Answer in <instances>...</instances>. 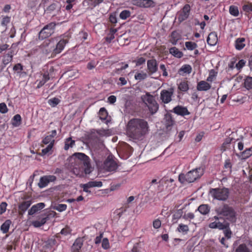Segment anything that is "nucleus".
<instances>
[{"label":"nucleus","instance_id":"nucleus-2","mask_svg":"<svg viewBox=\"0 0 252 252\" xmlns=\"http://www.w3.org/2000/svg\"><path fill=\"white\" fill-rule=\"evenodd\" d=\"M215 211L218 215L214 217L216 220L225 219L232 222L236 220V213L234 210L227 204L222 203L216 207Z\"/></svg>","mask_w":252,"mask_h":252},{"label":"nucleus","instance_id":"nucleus-25","mask_svg":"<svg viewBox=\"0 0 252 252\" xmlns=\"http://www.w3.org/2000/svg\"><path fill=\"white\" fill-rule=\"evenodd\" d=\"M164 123L167 127L172 126L174 124V121L173 120L172 116L169 114H167L164 117Z\"/></svg>","mask_w":252,"mask_h":252},{"label":"nucleus","instance_id":"nucleus-6","mask_svg":"<svg viewBox=\"0 0 252 252\" xmlns=\"http://www.w3.org/2000/svg\"><path fill=\"white\" fill-rule=\"evenodd\" d=\"M55 26L54 22L46 25L39 32V38L42 40L50 36L54 32Z\"/></svg>","mask_w":252,"mask_h":252},{"label":"nucleus","instance_id":"nucleus-41","mask_svg":"<svg viewBox=\"0 0 252 252\" xmlns=\"http://www.w3.org/2000/svg\"><path fill=\"white\" fill-rule=\"evenodd\" d=\"M192 68L190 65L189 64H186L184 66H183L180 69L179 71L180 72H183L185 73H190L191 71Z\"/></svg>","mask_w":252,"mask_h":252},{"label":"nucleus","instance_id":"nucleus-59","mask_svg":"<svg viewBox=\"0 0 252 252\" xmlns=\"http://www.w3.org/2000/svg\"><path fill=\"white\" fill-rule=\"evenodd\" d=\"M128 65L127 63H126L124 64V65H122L121 66L118 67L116 69L115 71V73H119L120 71H122L123 69H125L128 67Z\"/></svg>","mask_w":252,"mask_h":252},{"label":"nucleus","instance_id":"nucleus-35","mask_svg":"<svg viewBox=\"0 0 252 252\" xmlns=\"http://www.w3.org/2000/svg\"><path fill=\"white\" fill-rule=\"evenodd\" d=\"M89 187L94 188V187H101L102 186V183L101 181H90L87 183Z\"/></svg>","mask_w":252,"mask_h":252},{"label":"nucleus","instance_id":"nucleus-54","mask_svg":"<svg viewBox=\"0 0 252 252\" xmlns=\"http://www.w3.org/2000/svg\"><path fill=\"white\" fill-rule=\"evenodd\" d=\"M53 146V145L52 143H50L48 146L45 148L42 149V155H44L47 154L52 148Z\"/></svg>","mask_w":252,"mask_h":252},{"label":"nucleus","instance_id":"nucleus-58","mask_svg":"<svg viewBox=\"0 0 252 252\" xmlns=\"http://www.w3.org/2000/svg\"><path fill=\"white\" fill-rule=\"evenodd\" d=\"M243 9L246 12L252 11V5L251 4H245L243 6Z\"/></svg>","mask_w":252,"mask_h":252},{"label":"nucleus","instance_id":"nucleus-40","mask_svg":"<svg viewBox=\"0 0 252 252\" xmlns=\"http://www.w3.org/2000/svg\"><path fill=\"white\" fill-rule=\"evenodd\" d=\"M99 118L101 120H104L107 117V112L104 108H100L99 111Z\"/></svg>","mask_w":252,"mask_h":252},{"label":"nucleus","instance_id":"nucleus-26","mask_svg":"<svg viewBox=\"0 0 252 252\" xmlns=\"http://www.w3.org/2000/svg\"><path fill=\"white\" fill-rule=\"evenodd\" d=\"M74 156L76 157L78 159H80L83 161L84 164L85 161L89 160V158L85 154L82 153H76L74 154Z\"/></svg>","mask_w":252,"mask_h":252},{"label":"nucleus","instance_id":"nucleus-37","mask_svg":"<svg viewBox=\"0 0 252 252\" xmlns=\"http://www.w3.org/2000/svg\"><path fill=\"white\" fill-rule=\"evenodd\" d=\"M10 223V221L9 220H7L2 224L1 226V230L3 233H6L8 232L9 228Z\"/></svg>","mask_w":252,"mask_h":252},{"label":"nucleus","instance_id":"nucleus-20","mask_svg":"<svg viewBox=\"0 0 252 252\" xmlns=\"http://www.w3.org/2000/svg\"><path fill=\"white\" fill-rule=\"evenodd\" d=\"M83 245V240L81 238L77 239L74 242L72 246V250L73 252H78Z\"/></svg>","mask_w":252,"mask_h":252},{"label":"nucleus","instance_id":"nucleus-14","mask_svg":"<svg viewBox=\"0 0 252 252\" xmlns=\"http://www.w3.org/2000/svg\"><path fill=\"white\" fill-rule=\"evenodd\" d=\"M211 88V85L205 81L198 83L197 90L199 91H207Z\"/></svg>","mask_w":252,"mask_h":252},{"label":"nucleus","instance_id":"nucleus-38","mask_svg":"<svg viewBox=\"0 0 252 252\" xmlns=\"http://www.w3.org/2000/svg\"><path fill=\"white\" fill-rule=\"evenodd\" d=\"M180 39V36L175 32H173L171 34V42L173 44H176L177 41Z\"/></svg>","mask_w":252,"mask_h":252},{"label":"nucleus","instance_id":"nucleus-53","mask_svg":"<svg viewBox=\"0 0 252 252\" xmlns=\"http://www.w3.org/2000/svg\"><path fill=\"white\" fill-rule=\"evenodd\" d=\"M8 109L4 103H0V112L1 113H5L7 112Z\"/></svg>","mask_w":252,"mask_h":252},{"label":"nucleus","instance_id":"nucleus-9","mask_svg":"<svg viewBox=\"0 0 252 252\" xmlns=\"http://www.w3.org/2000/svg\"><path fill=\"white\" fill-rule=\"evenodd\" d=\"M190 6L189 4H186L184 5L179 13L178 20L181 23L187 19L190 14Z\"/></svg>","mask_w":252,"mask_h":252},{"label":"nucleus","instance_id":"nucleus-45","mask_svg":"<svg viewBox=\"0 0 252 252\" xmlns=\"http://www.w3.org/2000/svg\"><path fill=\"white\" fill-rule=\"evenodd\" d=\"M54 141L55 140L52 138V136L49 135L46 136L42 140V142L46 145L50 143H52L54 145Z\"/></svg>","mask_w":252,"mask_h":252},{"label":"nucleus","instance_id":"nucleus-8","mask_svg":"<svg viewBox=\"0 0 252 252\" xmlns=\"http://www.w3.org/2000/svg\"><path fill=\"white\" fill-rule=\"evenodd\" d=\"M174 89L170 88L169 90H163L160 93V98L164 103H168L172 100Z\"/></svg>","mask_w":252,"mask_h":252},{"label":"nucleus","instance_id":"nucleus-44","mask_svg":"<svg viewBox=\"0 0 252 252\" xmlns=\"http://www.w3.org/2000/svg\"><path fill=\"white\" fill-rule=\"evenodd\" d=\"M229 12L232 15L234 16H237L239 15L238 9L235 6H231L230 7Z\"/></svg>","mask_w":252,"mask_h":252},{"label":"nucleus","instance_id":"nucleus-5","mask_svg":"<svg viewBox=\"0 0 252 252\" xmlns=\"http://www.w3.org/2000/svg\"><path fill=\"white\" fill-rule=\"evenodd\" d=\"M143 102L147 106L150 112L153 114L155 113L158 109V105L154 96L149 93H146L141 96Z\"/></svg>","mask_w":252,"mask_h":252},{"label":"nucleus","instance_id":"nucleus-46","mask_svg":"<svg viewBox=\"0 0 252 252\" xmlns=\"http://www.w3.org/2000/svg\"><path fill=\"white\" fill-rule=\"evenodd\" d=\"M97 133L101 136H109L111 131L109 129H101L97 131Z\"/></svg>","mask_w":252,"mask_h":252},{"label":"nucleus","instance_id":"nucleus-63","mask_svg":"<svg viewBox=\"0 0 252 252\" xmlns=\"http://www.w3.org/2000/svg\"><path fill=\"white\" fill-rule=\"evenodd\" d=\"M215 76V72L213 70L210 72L209 77L207 78L208 81L212 82Z\"/></svg>","mask_w":252,"mask_h":252},{"label":"nucleus","instance_id":"nucleus-10","mask_svg":"<svg viewBox=\"0 0 252 252\" xmlns=\"http://www.w3.org/2000/svg\"><path fill=\"white\" fill-rule=\"evenodd\" d=\"M56 180V177L53 175L44 176L40 178L39 182L38 184L40 188L45 187L47 185Z\"/></svg>","mask_w":252,"mask_h":252},{"label":"nucleus","instance_id":"nucleus-57","mask_svg":"<svg viewBox=\"0 0 252 252\" xmlns=\"http://www.w3.org/2000/svg\"><path fill=\"white\" fill-rule=\"evenodd\" d=\"M7 203L5 202H2L0 204V215L3 214L6 210Z\"/></svg>","mask_w":252,"mask_h":252},{"label":"nucleus","instance_id":"nucleus-60","mask_svg":"<svg viewBox=\"0 0 252 252\" xmlns=\"http://www.w3.org/2000/svg\"><path fill=\"white\" fill-rule=\"evenodd\" d=\"M23 69L22 66L20 63L16 64L13 67V70L17 71L18 73H19Z\"/></svg>","mask_w":252,"mask_h":252},{"label":"nucleus","instance_id":"nucleus-21","mask_svg":"<svg viewBox=\"0 0 252 252\" xmlns=\"http://www.w3.org/2000/svg\"><path fill=\"white\" fill-rule=\"evenodd\" d=\"M13 54L14 52L10 51L4 56L2 62L4 65H7L12 61Z\"/></svg>","mask_w":252,"mask_h":252},{"label":"nucleus","instance_id":"nucleus-64","mask_svg":"<svg viewBox=\"0 0 252 252\" xmlns=\"http://www.w3.org/2000/svg\"><path fill=\"white\" fill-rule=\"evenodd\" d=\"M245 64V62L243 60H241L236 64V66L237 68L240 69L242 68Z\"/></svg>","mask_w":252,"mask_h":252},{"label":"nucleus","instance_id":"nucleus-43","mask_svg":"<svg viewBox=\"0 0 252 252\" xmlns=\"http://www.w3.org/2000/svg\"><path fill=\"white\" fill-rule=\"evenodd\" d=\"M178 230L180 232L187 233L189 231V228L187 225L180 224L178 228Z\"/></svg>","mask_w":252,"mask_h":252},{"label":"nucleus","instance_id":"nucleus-12","mask_svg":"<svg viewBox=\"0 0 252 252\" xmlns=\"http://www.w3.org/2000/svg\"><path fill=\"white\" fill-rule=\"evenodd\" d=\"M133 4L140 7H149L153 5L154 2L152 0H134Z\"/></svg>","mask_w":252,"mask_h":252},{"label":"nucleus","instance_id":"nucleus-36","mask_svg":"<svg viewBox=\"0 0 252 252\" xmlns=\"http://www.w3.org/2000/svg\"><path fill=\"white\" fill-rule=\"evenodd\" d=\"M244 86L248 90L252 89V77H248L245 80Z\"/></svg>","mask_w":252,"mask_h":252},{"label":"nucleus","instance_id":"nucleus-49","mask_svg":"<svg viewBox=\"0 0 252 252\" xmlns=\"http://www.w3.org/2000/svg\"><path fill=\"white\" fill-rule=\"evenodd\" d=\"M66 207L67 206L65 204H60L55 206L54 208L59 212H62L65 210Z\"/></svg>","mask_w":252,"mask_h":252},{"label":"nucleus","instance_id":"nucleus-48","mask_svg":"<svg viewBox=\"0 0 252 252\" xmlns=\"http://www.w3.org/2000/svg\"><path fill=\"white\" fill-rule=\"evenodd\" d=\"M185 45L187 49L190 50H193L197 47V44L195 43L190 41L186 42Z\"/></svg>","mask_w":252,"mask_h":252},{"label":"nucleus","instance_id":"nucleus-39","mask_svg":"<svg viewBox=\"0 0 252 252\" xmlns=\"http://www.w3.org/2000/svg\"><path fill=\"white\" fill-rule=\"evenodd\" d=\"M229 224L226 221H224L223 222H220V221L217 222V228L219 229H224L229 227Z\"/></svg>","mask_w":252,"mask_h":252},{"label":"nucleus","instance_id":"nucleus-61","mask_svg":"<svg viewBox=\"0 0 252 252\" xmlns=\"http://www.w3.org/2000/svg\"><path fill=\"white\" fill-rule=\"evenodd\" d=\"M224 233L225 236L227 239L230 238L232 233L231 231L230 230L229 227L228 228L224 229Z\"/></svg>","mask_w":252,"mask_h":252},{"label":"nucleus","instance_id":"nucleus-34","mask_svg":"<svg viewBox=\"0 0 252 252\" xmlns=\"http://www.w3.org/2000/svg\"><path fill=\"white\" fill-rule=\"evenodd\" d=\"M75 143V141L71 140V137L66 139L65 142L64 149L67 150L69 147H72Z\"/></svg>","mask_w":252,"mask_h":252},{"label":"nucleus","instance_id":"nucleus-62","mask_svg":"<svg viewBox=\"0 0 252 252\" xmlns=\"http://www.w3.org/2000/svg\"><path fill=\"white\" fill-rule=\"evenodd\" d=\"M10 22V18L9 17H5L3 18L2 22H1V25L4 26H6Z\"/></svg>","mask_w":252,"mask_h":252},{"label":"nucleus","instance_id":"nucleus-55","mask_svg":"<svg viewBox=\"0 0 252 252\" xmlns=\"http://www.w3.org/2000/svg\"><path fill=\"white\" fill-rule=\"evenodd\" d=\"M161 221L159 219H157L154 220L153 222V227L155 229H158L161 226Z\"/></svg>","mask_w":252,"mask_h":252},{"label":"nucleus","instance_id":"nucleus-31","mask_svg":"<svg viewBox=\"0 0 252 252\" xmlns=\"http://www.w3.org/2000/svg\"><path fill=\"white\" fill-rule=\"evenodd\" d=\"M235 252H252L245 244L240 245Z\"/></svg>","mask_w":252,"mask_h":252},{"label":"nucleus","instance_id":"nucleus-3","mask_svg":"<svg viewBox=\"0 0 252 252\" xmlns=\"http://www.w3.org/2000/svg\"><path fill=\"white\" fill-rule=\"evenodd\" d=\"M203 174V170L201 168H196L188 172L186 175L181 174L179 176V180L182 183H192L200 178Z\"/></svg>","mask_w":252,"mask_h":252},{"label":"nucleus","instance_id":"nucleus-22","mask_svg":"<svg viewBox=\"0 0 252 252\" xmlns=\"http://www.w3.org/2000/svg\"><path fill=\"white\" fill-rule=\"evenodd\" d=\"M143 246V242L139 241L134 244L131 251V252H142Z\"/></svg>","mask_w":252,"mask_h":252},{"label":"nucleus","instance_id":"nucleus-30","mask_svg":"<svg viewBox=\"0 0 252 252\" xmlns=\"http://www.w3.org/2000/svg\"><path fill=\"white\" fill-rule=\"evenodd\" d=\"M48 219V218H44L41 220H35L32 222V225L35 227H38L44 224H45Z\"/></svg>","mask_w":252,"mask_h":252},{"label":"nucleus","instance_id":"nucleus-18","mask_svg":"<svg viewBox=\"0 0 252 252\" xmlns=\"http://www.w3.org/2000/svg\"><path fill=\"white\" fill-rule=\"evenodd\" d=\"M31 202L30 201H24L19 206V214L23 215V214L28 209L30 206Z\"/></svg>","mask_w":252,"mask_h":252},{"label":"nucleus","instance_id":"nucleus-52","mask_svg":"<svg viewBox=\"0 0 252 252\" xmlns=\"http://www.w3.org/2000/svg\"><path fill=\"white\" fill-rule=\"evenodd\" d=\"M102 247L104 249H108L110 248L109 241L107 238H104L102 240Z\"/></svg>","mask_w":252,"mask_h":252},{"label":"nucleus","instance_id":"nucleus-27","mask_svg":"<svg viewBox=\"0 0 252 252\" xmlns=\"http://www.w3.org/2000/svg\"><path fill=\"white\" fill-rule=\"evenodd\" d=\"M21 117L19 114H17L14 116L12 120V124L14 126H18L21 124Z\"/></svg>","mask_w":252,"mask_h":252},{"label":"nucleus","instance_id":"nucleus-15","mask_svg":"<svg viewBox=\"0 0 252 252\" xmlns=\"http://www.w3.org/2000/svg\"><path fill=\"white\" fill-rule=\"evenodd\" d=\"M207 43L211 46H214L216 45L218 41V37L216 32H211L208 36Z\"/></svg>","mask_w":252,"mask_h":252},{"label":"nucleus","instance_id":"nucleus-51","mask_svg":"<svg viewBox=\"0 0 252 252\" xmlns=\"http://www.w3.org/2000/svg\"><path fill=\"white\" fill-rule=\"evenodd\" d=\"M71 232V229L69 227L66 226L65 228L62 229V230L61 231V233L62 235H67L68 234H70Z\"/></svg>","mask_w":252,"mask_h":252},{"label":"nucleus","instance_id":"nucleus-11","mask_svg":"<svg viewBox=\"0 0 252 252\" xmlns=\"http://www.w3.org/2000/svg\"><path fill=\"white\" fill-rule=\"evenodd\" d=\"M147 70L150 74L157 72L158 70V63L155 59H151L147 61Z\"/></svg>","mask_w":252,"mask_h":252},{"label":"nucleus","instance_id":"nucleus-16","mask_svg":"<svg viewBox=\"0 0 252 252\" xmlns=\"http://www.w3.org/2000/svg\"><path fill=\"white\" fill-rule=\"evenodd\" d=\"M66 43H67V40H61L57 44L56 48L54 50L53 53L55 54H57L61 53L64 48V47Z\"/></svg>","mask_w":252,"mask_h":252},{"label":"nucleus","instance_id":"nucleus-1","mask_svg":"<svg viewBox=\"0 0 252 252\" xmlns=\"http://www.w3.org/2000/svg\"><path fill=\"white\" fill-rule=\"evenodd\" d=\"M148 123L143 119L133 118L130 119L126 126V135L130 139H141L148 131Z\"/></svg>","mask_w":252,"mask_h":252},{"label":"nucleus","instance_id":"nucleus-47","mask_svg":"<svg viewBox=\"0 0 252 252\" xmlns=\"http://www.w3.org/2000/svg\"><path fill=\"white\" fill-rule=\"evenodd\" d=\"M130 15V12L128 10H124L121 12L120 14V17L123 19L125 20L127 18L129 17Z\"/></svg>","mask_w":252,"mask_h":252},{"label":"nucleus","instance_id":"nucleus-7","mask_svg":"<svg viewBox=\"0 0 252 252\" xmlns=\"http://www.w3.org/2000/svg\"><path fill=\"white\" fill-rule=\"evenodd\" d=\"M118 168L117 162L113 159L112 156H109L103 163V169L108 172L115 171Z\"/></svg>","mask_w":252,"mask_h":252},{"label":"nucleus","instance_id":"nucleus-56","mask_svg":"<svg viewBox=\"0 0 252 252\" xmlns=\"http://www.w3.org/2000/svg\"><path fill=\"white\" fill-rule=\"evenodd\" d=\"M60 102V100L57 98H53L52 99H49L48 101L49 103L53 105V106L57 105Z\"/></svg>","mask_w":252,"mask_h":252},{"label":"nucleus","instance_id":"nucleus-17","mask_svg":"<svg viewBox=\"0 0 252 252\" xmlns=\"http://www.w3.org/2000/svg\"><path fill=\"white\" fill-rule=\"evenodd\" d=\"M45 206V204L43 203H39L35 205L32 206V207L29 211V215H32L35 213L39 210L43 209Z\"/></svg>","mask_w":252,"mask_h":252},{"label":"nucleus","instance_id":"nucleus-4","mask_svg":"<svg viewBox=\"0 0 252 252\" xmlns=\"http://www.w3.org/2000/svg\"><path fill=\"white\" fill-rule=\"evenodd\" d=\"M209 194L214 199L225 201L228 198L229 192L227 188H216L211 189Z\"/></svg>","mask_w":252,"mask_h":252},{"label":"nucleus","instance_id":"nucleus-32","mask_svg":"<svg viewBox=\"0 0 252 252\" xmlns=\"http://www.w3.org/2000/svg\"><path fill=\"white\" fill-rule=\"evenodd\" d=\"M84 165V170L85 174H90L92 172L93 170V167L91 166L90 161H85V162L83 164Z\"/></svg>","mask_w":252,"mask_h":252},{"label":"nucleus","instance_id":"nucleus-42","mask_svg":"<svg viewBox=\"0 0 252 252\" xmlns=\"http://www.w3.org/2000/svg\"><path fill=\"white\" fill-rule=\"evenodd\" d=\"M178 89L182 91L186 92L189 89L188 84L186 82H182L179 84Z\"/></svg>","mask_w":252,"mask_h":252},{"label":"nucleus","instance_id":"nucleus-50","mask_svg":"<svg viewBox=\"0 0 252 252\" xmlns=\"http://www.w3.org/2000/svg\"><path fill=\"white\" fill-rule=\"evenodd\" d=\"M147 76L146 73H137L135 75V78L136 80H144Z\"/></svg>","mask_w":252,"mask_h":252},{"label":"nucleus","instance_id":"nucleus-23","mask_svg":"<svg viewBox=\"0 0 252 252\" xmlns=\"http://www.w3.org/2000/svg\"><path fill=\"white\" fill-rule=\"evenodd\" d=\"M210 210V208L208 205L202 204L199 206L198 211L203 215H206L208 214Z\"/></svg>","mask_w":252,"mask_h":252},{"label":"nucleus","instance_id":"nucleus-24","mask_svg":"<svg viewBox=\"0 0 252 252\" xmlns=\"http://www.w3.org/2000/svg\"><path fill=\"white\" fill-rule=\"evenodd\" d=\"M245 41V39L244 38H239L237 39L235 41V48L239 50L243 49L245 46V44L244 43Z\"/></svg>","mask_w":252,"mask_h":252},{"label":"nucleus","instance_id":"nucleus-33","mask_svg":"<svg viewBox=\"0 0 252 252\" xmlns=\"http://www.w3.org/2000/svg\"><path fill=\"white\" fill-rule=\"evenodd\" d=\"M77 72L74 70H69L65 72L63 75L65 78L72 79L76 77Z\"/></svg>","mask_w":252,"mask_h":252},{"label":"nucleus","instance_id":"nucleus-29","mask_svg":"<svg viewBox=\"0 0 252 252\" xmlns=\"http://www.w3.org/2000/svg\"><path fill=\"white\" fill-rule=\"evenodd\" d=\"M252 155V147L247 149L241 153V157L243 159H246Z\"/></svg>","mask_w":252,"mask_h":252},{"label":"nucleus","instance_id":"nucleus-13","mask_svg":"<svg viewBox=\"0 0 252 252\" xmlns=\"http://www.w3.org/2000/svg\"><path fill=\"white\" fill-rule=\"evenodd\" d=\"M173 112L175 114L182 116L189 115L190 113L186 107L179 105L175 107L173 109Z\"/></svg>","mask_w":252,"mask_h":252},{"label":"nucleus","instance_id":"nucleus-28","mask_svg":"<svg viewBox=\"0 0 252 252\" xmlns=\"http://www.w3.org/2000/svg\"><path fill=\"white\" fill-rule=\"evenodd\" d=\"M170 53L177 58H181L183 56L182 52H180L177 48L176 47H172L170 49Z\"/></svg>","mask_w":252,"mask_h":252},{"label":"nucleus","instance_id":"nucleus-19","mask_svg":"<svg viewBox=\"0 0 252 252\" xmlns=\"http://www.w3.org/2000/svg\"><path fill=\"white\" fill-rule=\"evenodd\" d=\"M60 8L61 5L60 4V3L56 2L50 4L48 7H47L46 9L45 10V11L47 13H51L52 12L56 10H59Z\"/></svg>","mask_w":252,"mask_h":252}]
</instances>
